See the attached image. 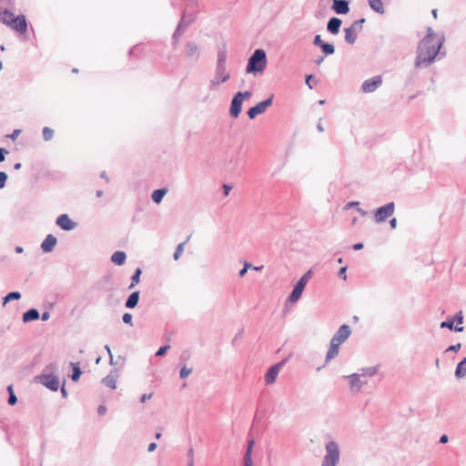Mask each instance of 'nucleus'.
Here are the masks:
<instances>
[{
  "label": "nucleus",
  "mask_w": 466,
  "mask_h": 466,
  "mask_svg": "<svg viewBox=\"0 0 466 466\" xmlns=\"http://www.w3.org/2000/svg\"><path fill=\"white\" fill-rule=\"evenodd\" d=\"M235 96H237V97L244 101V99H248L249 97H251L252 93L249 91L238 92Z\"/></svg>",
  "instance_id": "obj_43"
},
{
  "label": "nucleus",
  "mask_w": 466,
  "mask_h": 466,
  "mask_svg": "<svg viewBox=\"0 0 466 466\" xmlns=\"http://www.w3.org/2000/svg\"><path fill=\"white\" fill-rule=\"evenodd\" d=\"M39 318V312L35 309H31L23 315V321L28 322Z\"/></svg>",
  "instance_id": "obj_26"
},
{
  "label": "nucleus",
  "mask_w": 466,
  "mask_h": 466,
  "mask_svg": "<svg viewBox=\"0 0 466 466\" xmlns=\"http://www.w3.org/2000/svg\"><path fill=\"white\" fill-rule=\"evenodd\" d=\"M70 366L72 367L73 373L71 375V379L74 381H77L82 374L78 363L70 362Z\"/></svg>",
  "instance_id": "obj_33"
},
{
  "label": "nucleus",
  "mask_w": 466,
  "mask_h": 466,
  "mask_svg": "<svg viewBox=\"0 0 466 466\" xmlns=\"http://www.w3.org/2000/svg\"><path fill=\"white\" fill-rule=\"evenodd\" d=\"M312 79H313V76H311V75H310V76H307V78H306V84L309 86V87L310 89H312V88H313V87H312V86H311V84H310Z\"/></svg>",
  "instance_id": "obj_57"
},
{
  "label": "nucleus",
  "mask_w": 466,
  "mask_h": 466,
  "mask_svg": "<svg viewBox=\"0 0 466 466\" xmlns=\"http://www.w3.org/2000/svg\"><path fill=\"white\" fill-rule=\"evenodd\" d=\"M55 131L49 127H45L43 130V136L46 140H49L53 137Z\"/></svg>",
  "instance_id": "obj_39"
},
{
  "label": "nucleus",
  "mask_w": 466,
  "mask_h": 466,
  "mask_svg": "<svg viewBox=\"0 0 466 466\" xmlns=\"http://www.w3.org/2000/svg\"><path fill=\"white\" fill-rule=\"evenodd\" d=\"M466 376V358L460 361L455 370V377L458 379L464 378Z\"/></svg>",
  "instance_id": "obj_25"
},
{
  "label": "nucleus",
  "mask_w": 466,
  "mask_h": 466,
  "mask_svg": "<svg viewBox=\"0 0 466 466\" xmlns=\"http://www.w3.org/2000/svg\"><path fill=\"white\" fill-rule=\"evenodd\" d=\"M139 300V291H135L129 295L126 301V307L128 309L135 308Z\"/></svg>",
  "instance_id": "obj_24"
},
{
  "label": "nucleus",
  "mask_w": 466,
  "mask_h": 466,
  "mask_svg": "<svg viewBox=\"0 0 466 466\" xmlns=\"http://www.w3.org/2000/svg\"><path fill=\"white\" fill-rule=\"evenodd\" d=\"M395 210L394 202H390L378 209L374 213V220L376 223H382L388 218L391 217Z\"/></svg>",
  "instance_id": "obj_6"
},
{
  "label": "nucleus",
  "mask_w": 466,
  "mask_h": 466,
  "mask_svg": "<svg viewBox=\"0 0 466 466\" xmlns=\"http://www.w3.org/2000/svg\"><path fill=\"white\" fill-rule=\"evenodd\" d=\"M56 245V238L52 235H48L46 238L43 241L41 247L44 251L49 252L55 248Z\"/></svg>",
  "instance_id": "obj_18"
},
{
  "label": "nucleus",
  "mask_w": 466,
  "mask_h": 466,
  "mask_svg": "<svg viewBox=\"0 0 466 466\" xmlns=\"http://www.w3.org/2000/svg\"><path fill=\"white\" fill-rule=\"evenodd\" d=\"M106 412V408L103 405H100L97 409V413L100 415V416H103L105 415Z\"/></svg>",
  "instance_id": "obj_54"
},
{
  "label": "nucleus",
  "mask_w": 466,
  "mask_h": 466,
  "mask_svg": "<svg viewBox=\"0 0 466 466\" xmlns=\"http://www.w3.org/2000/svg\"><path fill=\"white\" fill-rule=\"evenodd\" d=\"M441 328H448L451 330H455L457 332H461L464 329L462 326H458V325L454 326L453 319H448L446 321H442L441 323Z\"/></svg>",
  "instance_id": "obj_28"
},
{
  "label": "nucleus",
  "mask_w": 466,
  "mask_h": 466,
  "mask_svg": "<svg viewBox=\"0 0 466 466\" xmlns=\"http://www.w3.org/2000/svg\"><path fill=\"white\" fill-rule=\"evenodd\" d=\"M127 255L124 251H116L111 256V261L117 266H121L125 263Z\"/></svg>",
  "instance_id": "obj_20"
},
{
  "label": "nucleus",
  "mask_w": 466,
  "mask_h": 466,
  "mask_svg": "<svg viewBox=\"0 0 466 466\" xmlns=\"http://www.w3.org/2000/svg\"><path fill=\"white\" fill-rule=\"evenodd\" d=\"M187 465L194 466V449L193 448L188 449L187 453Z\"/></svg>",
  "instance_id": "obj_42"
},
{
  "label": "nucleus",
  "mask_w": 466,
  "mask_h": 466,
  "mask_svg": "<svg viewBox=\"0 0 466 466\" xmlns=\"http://www.w3.org/2000/svg\"><path fill=\"white\" fill-rule=\"evenodd\" d=\"M102 383L111 390H115L116 388V376L108 374L102 380Z\"/></svg>",
  "instance_id": "obj_27"
},
{
  "label": "nucleus",
  "mask_w": 466,
  "mask_h": 466,
  "mask_svg": "<svg viewBox=\"0 0 466 466\" xmlns=\"http://www.w3.org/2000/svg\"><path fill=\"white\" fill-rule=\"evenodd\" d=\"M7 151L5 148L0 147V162L5 160V154H6Z\"/></svg>",
  "instance_id": "obj_56"
},
{
  "label": "nucleus",
  "mask_w": 466,
  "mask_h": 466,
  "mask_svg": "<svg viewBox=\"0 0 466 466\" xmlns=\"http://www.w3.org/2000/svg\"><path fill=\"white\" fill-rule=\"evenodd\" d=\"M185 53L187 57L197 60L199 56L198 45L195 42H187L185 46Z\"/></svg>",
  "instance_id": "obj_15"
},
{
  "label": "nucleus",
  "mask_w": 466,
  "mask_h": 466,
  "mask_svg": "<svg viewBox=\"0 0 466 466\" xmlns=\"http://www.w3.org/2000/svg\"><path fill=\"white\" fill-rule=\"evenodd\" d=\"M1 19L4 24L7 25L20 34H25L27 31V24L25 16L23 15H15L13 12L5 9L1 14Z\"/></svg>",
  "instance_id": "obj_3"
},
{
  "label": "nucleus",
  "mask_w": 466,
  "mask_h": 466,
  "mask_svg": "<svg viewBox=\"0 0 466 466\" xmlns=\"http://www.w3.org/2000/svg\"><path fill=\"white\" fill-rule=\"evenodd\" d=\"M390 228H395L396 226H397V219L395 218H393L392 219H390Z\"/></svg>",
  "instance_id": "obj_61"
},
{
  "label": "nucleus",
  "mask_w": 466,
  "mask_h": 466,
  "mask_svg": "<svg viewBox=\"0 0 466 466\" xmlns=\"http://www.w3.org/2000/svg\"><path fill=\"white\" fill-rule=\"evenodd\" d=\"M122 320L126 324H130L131 326L133 325L132 324V315L130 313H125L122 317Z\"/></svg>",
  "instance_id": "obj_46"
},
{
  "label": "nucleus",
  "mask_w": 466,
  "mask_h": 466,
  "mask_svg": "<svg viewBox=\"0 0 466 466\" xmlns=\"http://www.w3.org/2000/svg\"><path fill=\"white\" fill-rule=\"evenodd\" d=\"M311 276V270H309L306 272L296 283V286L299 287L300 289L304 290L305 287Z\"/></svg>",
  "instance_id": "obj_32"
},
{
  "label": "nucleus",
  "mask_w": 466,
  "mask_h": 466,
  "mask_svg": "<svg viewBox=\"0 0 466 466\" xmlns=\"http://www.w3.org/2000/svg\"><path fill=\"white\" fill-rule=\"evenodd\" d=\"M364 23H365V18H360L359 20L354 21L350 27L353 28L358 33L362 30V25Z\"/></svg>",
  "instance_id": "obj_37"
},
{
  "label": "nucleus",
  "mask_w": 466,
  "mask_h": 466,
  "mask_svg": "<svg viewBox=\"0 0 466 466\" xmlns=\"http://www.w3.org/2000/svg\"><path fill=\"white\" fill-rule=\"evenodd\" d=\"M267 66V55L263 49H256L249 57L246 71L248 74H262Z\"/></svg>",
  "instance_id": "obj_2"
},
{
  "label": "nucleus",
  "mask_w": 466,
  "mask_h": 466,
  "mask_svg": "<svg viewBox=\"0 0 466 466\" xmlns=\"http://www.w3.org/2000/svg\"><path fill=\"white\" fill-rule=\"evenodd\" d=\"M346 271H347V267H342L339 270V277L341 278L343 280H346L347 279V274H346Z\"/></svg>",
  "instance_id": "obj_49"
},
{
  "label": "nucleus",
  "mask_w": 466,
  "mask_h": 466,
  "mask_svg": "<svg viewBox=\"0 0 466 466\" xmlns=\"http://www.w3.org/2000/svg\"><path fill=\"white\" fill-rule=\"evenodd\" d=\"M324 42L321 40V37L319 35H315L314 37V40H313V44L317 46H319L323 44Z\"/></svg>",
  "instance_id": "obj_51"
},
{
  "label": "nucleus",
  "mask_w": 466,
  "mask_h": 466,
  "mask_svg": "<svg viewBox=\"0 0 466 466\" xmlns=\"http://www.w3.org/2000/svg\"><path fill=\"white\" fill-rule=\"evenodd\" d=\"M378 366L363 368L360 370L359 374H360V377H372L378 372Z\"/></svg>",
  "instance_id": "obj_29"
},
{
  "label": "nucleus",
  "mask_w": 466,
  "mask_h": 466,
  "mask_svg": "<svg viewBox=\"0 0 466 466\" xmlns=\"http://www.w3.org/2000/svg\"><path fill=\"white\" fill-rule=\"evenodd\" d=\"M370 7L376 13L383 15L385 13L381 0H368Z\"/></svg>",
  "instance_id": "obj_23"
},
{
  "label": "nucleus",
  "mask_w": 466,
  "mask_h": 466,
  "mask_svg": "<svg viewBox=\"0 0 466 466\" xmlns=\"http://www.w3.org/2000/svg\"><path fill=\"white\" fill-rule=\"evenodd\" d=\"M141 269L138 268L136 269L134 275L132 276V283L129 286V289H133L135 285H137L140 281Z\"/></svg>",
  "instance_id": "obj_36"
},
{
  "label": "nucleus",
  "mask_w": 466,
  "mask_h": 466,
  "mask_svg": "<svg viewBox=\"0 0 466 466\" xmlns=\"http://www.w3.org/2000/svg\"><path fill=\"white\" fill-rule=\"evenodd\" d=\"M302 292L303 290L295 285L292 292L289 297V300L292 303L298 301L300 299Z\"/></svg>",
  "instance_id": "obj_34"
},
{
  "label": "nucleus",
  "mask_w": 466,
  "mask_h": 466,
  "mask_svg": "<svg viewBox=\"0 0 466 466\" xmlns=\"http://www.w3.org/2000/svg\"><path fill=\"white\" fill-rule=\"evenodd\" d=\"M273 103V95L268 97L266 100L258 103L255 106H252L248 111V116L250 119H254L258 115L262 114L266 111L267 107L271 106Z\"/></svg>",
  "instance_id": "obj_7"
},
{
  "label": "nucleus",
  "mask_w": 466,
  "mask_h": 466,
  "mask_svg": "<svg viewBox=\"0 0 466 466\" xmlns=\"http://www.w3.org/2000/svg\"><path fill=\"white\" fill-rule=\"evenodd\" d=\"M60 392L62 393L63 397H67V392L65 389V385L64 383L60 386Z\"/></svg>",
  "instance_id": "obj_59"
},
{
  "label": "nucleus",
  "mask_w": 466,
  "mask_h": 466,
  "mask_svg": "<svg viewBox=\"0 0 466 466\" xmlns=\"http://www.w3.org/2000/svg\"><path fill=\"white\" fill-rule=\"evenodd\" d=\"M253 444H254L253 440L248 441V449L244 454V459H243L244 466H253V461H252V458H251V451H252Z\"/></svg>",
  "instance_id": "obj_22"
},
{
  "label": "nucleus",
  "mask_w": 466,
  "mask_h": 466,
  "mask_svg": "<svg viewBox=\"0 0 466 466\" xmlns=\"http://www.w3.org/2000/svg\"><path fill=\"white\" fill-rule=\"evenodd\" d=\"M76 227V223L70 219L66 214L60 215V228L64 230H72Z\"/></svg>",
  "instance_id": "obj_16"
},
{
  "label": "nucleus",
  "mask_w": 466,
  "mask_h": 466,
  "mask_svg": "<svg viewBox=\"0 0 466 466\" xmlns=\"http://www.w3.org/2000/svg\"><path fill=\"white\" fill-rule=\"evenodd\" d=\"M192 372L191 368H187V366L182 367L179 372V376L181 379H186Z\"/></svg>",
  "instance_id": "obj_40"
},
{
  "label": "nucleus",
  "mask_w": 466,
  "mask_h": 466,
  "mask_svg": "<svg viewBox=\"0 0 466 466\" xmlns=\"http://www.w3.org/2000/svg\"><path fill=\"white\" fill-rule=\"evenodd\" d=\"M331 8L338 15H346L350 11L349 2L346 0H333Z\"/></svg>",
  "instance_id": "obj_13"
},
{
  "label": "nucleus",
  "mask_w": 466,
  "mask_h": 466,
  "mask_svg": "<svg viewBox=\"0 0 466 466\" xmlns=\"http://www.w3.org/2000/svg\"><path fill=\"white\" fill-rule=\"evenodd\" d=\"M244 268L245 269H249V268H253L254 270H260L262 268V267H253L250 263L248 262H245L244 263Z\"/></svg>",
  "instance_id": "obj_53"
},
{
  "label": "nucleus",
  "mask_w": 466,
  "mask_h": 466,
  "mask_svg": "<svg viewBox=\"0 0 466 466\" xmlns=\"http://www.w3.org/2000/svg\"><path fill=\"white\" fill-rule=\"evenodd\" d=\"M382 84V78L380 76H373L363 82L361 89L364 93H372Z\"/></svg>",
  "instance_id": "obj_9"
},
{
  "label": "nucleus",
  "mask_w": 466,
  "mask_h": 466,
  "mask_svg": "<svg viewBox=\"0 0 466 466\" xmlns=\"http://www.w3.org/2000/svg\"><path fill=\"white\" fill-rule=\"evenodd\" d=\"M230 78V73L227 66H216V72L214 77L209 81V87L214 88Z\"/></svg>",
  "instance_id": "obj_5"
},
{
  "label": "nucleus",
  "mask_w": 466,
  "mask_h": 466,
  "mask_svg": "<svg viewBox=\"0 0 466 466\" xmlns=\"http://www.w3.org/2000/svg\"><path fill=\"white\" fill-rule=\"evenodd\" d=\"M35 380L52 390L58 389V381L56 378L51 374L39 375Z\"/></svg>",
  "instance_id": "obj_10"
},
{
  "label": "nucleus",
  "mask_w": 466,
  "mask_h": 466,
  "mask_svg": "<svg viewBox=\"0 0 466 466\" xmlns=\"http://www.w3.org/2000/svg\"><path fill=\"white\" fill-rule=\"evenodd\" d=\"M6 179H7V175L5 172L1 171L0 172V188H3L5 187Z\"/></svg>",
  "instance_id": "obj_48"
},
{
  "label": "nucleus",
  "mask_w": 466,
  "mask_h": 466,
  "mask_svg": "<svg viewBox=\"0 0 466 466\" xmlns=\"http://www.w3.org/2000/svg\"><path fill=\"white\" fill-rule=\"evenodd\" d=\"M345 32V41L350 44L353 45L356 42L357 39V32L353 28L346 27L344 28Z\"/></svg>",
  "instance_id": "obj_21"
},
{
  "label": "nucleus",
  "mask_w": 466,
  "mask_h": 466,
  "mask_svg": "<svg viewBox=\"0 0 466 466\" xmlns=\"http://www.w3.org/2000/svg\"><path fill=\"white\" fill-rule=\"evenodd\" d=\"M167 191V190L166 188H160V189L155 190L152 193V196H151L153 201L156 202L157 204H159L162 201V199H163L164 196L166 195Z\"/></svg>",
  "instance_id": "obj_30"
},
{
  "label": "nucleus",
  "mask_w": 466,
  "mask_h": 466,
  "mask_svg": "<svg viewBox=\"0 0 466 466\" xmlns=\"http://www.w3.org/2000/svg\"><path fill=\"white\" fill-rule=\"evenodd\" d=\"M185 245H186V242H182L177 245V247L174 252V255H173L175 260H177L180 258L182 252L184 251Z\"/></svg>",
  "instance_id": "obj_38"
},
{
  "label": "nucleus",
  "mask_w": 466,
  "mask_h": 466,
  "mask_svg": "<svg viewBox=\"0 0 466 466\" xmlns=\"http://www.w3.org/2000/svg\"><path fill=\"white\" fill-rule=\"evenodd\" d=\"M326 455L322 460L321 466H337L339 461V450L335 441H329L326 445Z\"/></svg>",
  "instance_id": "obj_4"
},
{
  "label": "nucleus",
  "mask_w": 466,
  "mask_h": 466,
  "mask_svg": "<svg viewBox=\"0 0 466 466\" xmlns=\"http://www.w3.org/2000/svg\"><path fill=\"white\" fill-rule=\"evenodd\" d=\"M156 449H157V443L152 442V443H150V444L148 445L147 451H148L149 452H152V451H154Z\"/></svg>",
  "instance_id": "obj_58"
},
{
  "label": "nucleus",
  "mask_w": 466,
  "mask_h": 466,
  "mask_svg": "<svg viewBox=\"0 0 466 466\" xmlns=\"http://www.w3.org/2000/svg\"><path fill=\"white\" fill-rule=\"evenodd\" d=\"M461 347V344L457 343L455 345L450 346L448 349H446L445 351L446 352H448V351H455L456 352V351L460 350Z\"/></svg>",
  "instance_id": "obj_50"
},
{
  "label": "nucleus",
  "mask_w": 466,
  "mask_h": 466,
  "mask_svg": "<svg viewBox=\"0 0 466 466\" xmlns=\"http://www.w3.org/2000/svg\"><path fill=\"white\" fill-rule=\"evenodd\" d=\"M350 334H351V329H350V326L347 324H343L337 330V332L332 337L330 341L340 346L343 342H345L349 339Z\"/></svg>",
  "instance_id": "obj_8"
},
{
  "label": "nucleus",
  "mask_w": 466,
  "mask_h": 466,
  "mask_svg": "<svg viewBox=\"0 0 466 466\" xmlns=\"http://www.w3.org/2000/svg\"><path fill=\"white\" fill-rule=\"evenodd\" d=\"M320 48L322 50V52L328 56V55H332L334 54L335 52V48L333 46V45L331 44H328V43H323L321 46H320Z\"/></svg>",
  "instance_id": "obj_35"
},
{
  "label": "nucleus",
  "mask_w": 466,
  "mask_h": 466,
  "mask_svg": "<svg viewBox=\"0 0 466 466\" xmlns=\"http://www.w3.org/2000/svg\"><path fill=\"white\" fill-rule=\"evenodd\" d=\"M16 401H17V399H16L15 393L11 392V394L9 395L8 403L10 405H15L16 403Z\"/></svg>",
  "instance_id": "obj_52"
},
{
  "label": "nucleus",
  "mask_w": 466,
  "mask_h": 466,
  "mask_svg": "<svg viewBox=\"0 0 466 466\" xmlns=\"http://www.w3.org/2000/svg\"><path fill=\"white\" fill-rule=\"evenodd\" d=\"M342 21L338 17H331L327 25V30L332 34L337 35L339 31Z\"/></svg>",
  "instance_id": "obj_17"
},
{
  "label": "nucleus",
  "mask_w": 466,
  "mask_h": 466,
  "mask_svg": "<svg viewBox=\"0 0 466 466\" xmlns=\"http://www.w3.org/2000/svg\"><path fill=\"white\" fill-rule=\"evenodd\" d=\"M452 319L454 320V322L455 321L457 322L458 326L462 324V321H463L462 312L459 311L458 313H456V315L454 316V318Z\"/></svg>",
  "instance_id": "obj_45"
},
{
  "label": "nucleus",
  "mask_w": 466,
  "mask_h": 466,
  "mask_svg": "<svg viewBox=\"0 0 466 466\" xmlns=\"http://www.w3.org/2000/svg\"><path fill=\"white\" fill-rule=\"evenodd\" d=\"M227 58H228L227 51L225 49L218 50L216 66H227Z\"/></svg>",
  "instance_id": "obj_31"
},
{
  "label": "nucleus",
  "mask_w": 466,
  "mask_h": 466,
  "mask_svg": "<svg viewBox=\"0 0 466 466\" xmlns=\"http://www.w3.org/2000/svg\"><path fill=\"white\" fill-rule=\"evenodd\" d=\"M444 36H438L431 27H428L427 35L420 42L417 49L416 66H428L438 55Z\"/></svg>",
  "instance_id": "obj_1"
},
{
  "label": "nucleus",
  "mask_w": 466,
  "mask_h": 466,
  "mask_svg": "<svg viewBox=\"0 0 466 466\" xmlns=\"http://www.w3.org/2000/svg\"><path fill=\"white\" fill-rule=\"evenodd\" d=\"M363 248V244L362 243H357L353 246V249L354 250H360Z\"/></svg>",
  "instance_id": "obj_62"
},
{
  "label": "nucleus",
  "mask_w": 466,
  "mask_h": 466,
  "mask_svg": "<svg viewBox=\"0 0 466 466\" xmlns=\"http://www.w3.org/2000/svg\"><path fill=\"white\" fill-rule=\"evenodd\" d=\"M281 365H282V363L279 362V363H277V364L271 366L268 370V371L265 375V381L268 385L273 384L276 381V379L279 373Z\"/></svg>",
  "instance_id": "obj_11"
},
{
  "label": "nucleus",
  "mask_w": 466,
  "mask_h": 466,
  "mask_svg": "<svg viewBox=\"0 0 466 466\" xmlns=\"http://www.w3.org/2000/svg\"><path fill=\"white\" fill-rule=\"evenodd\" d=\"M242 103L243 101L237 97V96H234V97L231 100L229 114L232 117L237 118L242 109Z\"/></svg>",
  "instance_id": "obj_14"
},
{
  "label": "nucleus",
  "mask_w": 466,
  "mask_h": 466,
  "mask_svg": "<svg viewBox=\"0 0 466 466\" xmlns=\"http://www.w3.org/2000/svg\"><path fill=\"white\" fill-rule=\"evenodd\" d=\"M189 24H190V22L185 23L184 22V17H182L181 21L179 22V24H178V25L177 27V30H176L175 34H174V37H177V35H179V31H180L182 26L187 27Z\"/></svg>",
  "instance_id": "obj_44"
},
{
  "label": "nucleus",
  "mask_w": 466,
  "mask_h": 466,
  "mask_svg": "<svg viewBox=\"0 0 466 466\" xmlns=\"http://www.w3.org/2000/svg\"><path fill=\"white\" fill-rule=\"evenodd\" d=\"M169 349V345H165L163 347H160L158 349V350L156 352V356L157 357H160V356H163L167 350Z\"/></svg>",
  "instance_id": "obj_47"
},
{
  "label": "nucleus",
  "mask_w": 466,
  "mask_h": 466,
  "mask_svg": "<svg viewBox=\"0 0 466 466\" xmlns=\"http://www.w3.org/2000/svg\"><path fill=\"white\" fill-rule=\"evenodd\" d=\"M448 441V436L447 435H442L440 439V442L441 443H446Z\"/></svg>",
  "instance_id": "obj_63"
},
{
  "label": "nucleus",
  "mask_w": 466,
  "mask_h": 466,
  "mask_svg": "<svg viewBox=\"0 0 466 466\" xmlns=\"http://www.w3.org/2000/svg\"><path fill=\"white\" fill-rule=\"evenodd\" d=\"M339 349V345L330 341L329 349V350L327 352V355H326V360H325L326 363H328L332 359H334L336 356H338Z\"/></svg>",
  "instance_id": "obj_19"
},
{
  "label": "nucleus",
  "mask_w": 466,
  "mask_h": 466,
  "mask_svg": "<svg viewBox=\"0 0 466 466\" xmlns=\"http://www.w3.org/2000/svg\"><path fill=\"white\" fill-rule=\"evenodd\" d=\"M246 273H247V269H245V268L243 267V268L238 272V276L240 278H243Z\"/></svg>",
  "instance_id": "obj_64"
},
{
  "label": "nucleus",
  "mask_w": 466,
  "mask_h": 466,
  "mask_svg": "<svg viewBox=\"0 0 466 466\" xmlns=\"http://www.w3.org/2000/svg\"><path fill=\"white\" fill-rule=\"evenodd\" d=\"M152 398V393L150 394H143L140 398V401L142 403L146 402L147 400L151 399Z\"/></svg>",
  "instance_id": "obj_55"
},
{
  "label": "nucleus",
  "mask_w": 466,
  "mask_h": 466,
  "mask_svg": "<svg viewBox=\"0 0 466 466\" xmlns=\"http://www.w3.org/2000/svg\"><path fill=\"white\" fill-rule=\"evenodd\" d=\"M21 298V294L19 292H10L9 294H7V296L5 298V303H6L7 301L11 300V299H18Z\"/></svg>",
  "instance_id": "obj_41"
},
{
  "label": "nucleus",
  "mask_w": 466,
  "mask_h": 466,
  "mask_svg": "<svg viewBox=\"0 0 466 466\" xmlns=\"http://www.w3.org/2000/svg\"><path fill=\"white\" fill-rule=\"evenodd\" d=\"M350 380V388L353 392H358L360 390L362 386L366 384V381H362L360 380V374L353 373L347 377Z\"/></svg>",
  "instance_id": "obj_12"
},
{
  "label": "nucleus",
  "mask_w": 466,
  "mask_h": 466,
  "mask_svg": "<svg viewBox=\"0 0 466 466\" xmlns=\"http://www.w3.org/2000/svg\"><path fill=\"white\" fill-rule=\"evenodd\" d=\"M231 188L232 187L230 186H228V185H224L223 186L224 193H225L226 196L228 195V193L231 190Z\"/></svg>",
  "instance_id": "obj_60"
}]
</instances>
